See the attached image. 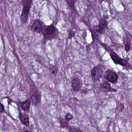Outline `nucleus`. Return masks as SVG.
Instances as JSON below:
<instances>
[{
	"mask_svg": "<svg viewBox=\"0 0 132 132\" xmlns=\"http://www.w3.org/2000/svg\"><path fill=\"white\" fill-rule=\"evenodd\" d=\"M6 111L4 110V105L0 102V112L5 113Z\"/></svg>",
	"mask_w": 132,
	"mask_h": 132,
	"instance_id": "obj_18",
	"label": "nucleus"
},
{
	"mask_svg": "<svg viewBox=\"0 0 132 132\" xmlns=\"http://www.w3.org/2000/svg\"><path fill=\"white\" fill-rule=\"evenodd\" d=\"M72 87L73 90L75 92L78 91L79 89V85L72 84Z\"/></svg>",
	"mask_w": 132,
	"mask_h": 132,
	"instance_id": "obj_14",
	"label": "nucleus"
},
{
	"mask_svg": "<svg viewBox=\"0 0 132 132\" xmlns=\"http://www.w3.org/2000/svg\"><path fill=\"white\" fill-rule=\"evenodd\" d=\"M112 59L114 63L116 64H118L122 66H125L127 64L126 60L121 58L114 52H111L110 54Z\"/></svg>",
	"mask_w": 132,
	"mask_h": 132,
	"instance_id": "obj_4",
	"label": "nucleus"
},
{
	"mask_svg": "<svg viewBox=\"0 0 132 132\" xmlns=\"http://www.w3.org/2000/svg\"><path fill=\"white\" fill-rule=\"evenodd\" d=\"M61 124L60 127L63 128H65L67 130H71V129L72 128L69 125L68 123L64 120L60 121Z\"/></svg>",
	"mask_w": 132,
	"mask_h": 132,
	"instance_id": "obj_11",
	"label": "nucleus"
},
{
	"mask_svg": "<svg viewBox=\"0 0 132 132\" xmlns=\"http://www.w3.org/2000/svg\"><path fill=\"white\" fill-rule=\"evenodd\" d=\"M23 3L25 5L23 7L21 15V21L22 23L26 22L27 20L32 0H22Z\"/></svg>",
	"mask_w": 132,
	"mask_h": 132,
	"instance_id": "obj_2",
	"label": "nucleus"
},
{
	"mask_svg": "<svg viewBox=\"0 0 132 132\" xmlns=\"http://www.w3.org/2000/svg\"><path fill=\"white\" fill-rule=\"evenodd\" d=\"M67 2L70 8L74 10V0H67Z\"/></svg>",
	"mask_w": 132,
	"mask_h": 132,
	"instance_id": "obj_13",
	"label": "nucleus"
},
{
	"mask_svg": "<svg viewBox=\"0 0 132 132\" xmlns=\"http://www.w3.org/2000/svg\"><path fill=\"white\" fill-rule=\"evenodd\" d=\"M101 45L103 47L104 49L105 48H106V46L107 45H106L105 44H104V43H101Z\"/></svg>",
	"mask_w": 132,
	"mask_h": 132,
	"instance_id": "obj_21",
	"label": "nucleus"
},
{
	"mask_svg": "<svg viewBox=\"0 0 132 132\" xmlns=\"http://www.w3.org/2000/svg\"><path fill=\"white\" fill-rule=\"evenodd\" d=\"M72 117V116L70 113H68L65 116V118L67 120L69 121L71 119Z\"/></svg>",
	"mask_w": 132,
	"mask_h": 132,
	"instance_id": "obj_15",
	"label": "nucleus"
},
{
	"mask_svg": "<svg viewBox=\"0 0 132 132\" xmlns=\"http://www.w3.org/2000/svg\"><path fill=\"white\" fill-rule=\"evenodd\" d=\"M125 50L127 52L129 51L130 50V45L128 43H127L125 46Z\"/></svg>",
	"mask_w": 132,
	"mask_h": 132,
	"instance_id": "obj_16",
	"label": "nucleus"
},
{
	"mask_svg": "<svg viewBox=\"0 0 132 132\" xmlns=\"http://www.w3.org/2000/svg\"><path fill=\"white\" fill-rule=\"evenodd\" d=\"M71 132H82V131L80 129H76L72 127L71 129Z\"/></svg>",
	"mask_w": 132,
	"mask_h": 132,
	"instance_id": "obj_17",
	"label": "nucleus"
},
{
	"mask_svg": "<svg viewBox=\"0 0 132 132\" xmlns=\"http://www.w3.org/2000/svg\"><path fill=\"white\" fill-rule=\"evenodd\" d=\"M87 47H88V46H87L86 47L87 48Z\"/></svg>",
	"mask_w": 132,
	"mask_h": 132,
	"instance_id": "obj_27",
	"label": "nucleus"
},
{
	"mask_svg": "<svg viewBox=\"0 0 132 132\" xmlns=\"http://www.w3.org/2000/svg\"><path fill=\"white\" fill-rule=\"evenodd\" d=\"M121 110H122V108L121 109Z\"/></svg>",
	"mask_w": 132,
	"mask_h": 132,
	"instance_id": "obj_26",
	"label": "nucleus"
},
{
	"mask_svg": "<svg viewBox=\"0 0 132 132\" xmlns=\"http://www.w3.org/2000/svg\"><path fill=\"white\" fill-rule=\"evenodd\" d=\"M71 83L72 85H79V79L77 77L73 78L71 81Z\"/></svg>",
	"mask_w": 132,
	"mask_h": 132,
	"instance_id": "obj_12",
	"label": "nucleus"
},
{
	"mask_svg": "<svg viewBox=\"0 0 132 132\" xmlns=\"http://www.w3.org/2000/svg\"><path fill=\"white\" fill-rule=\"evenodd\" d=\"M110 84L107 81H104V83L102 86L101 90L105 92L109 91L111 88Z\"/></svg>",
	"mask_w": 132,
	"mask_h": 132,
	"instance_id": "obj_10",
	"label": "nucleus"
},
{
	"mask_svg": "<svg viewBox=\"0 0 132 132\" xmlns=\"http://www.w3.org/2000/svg\"><path fill=\"white\" fill-rule=\"evenodd\" d=\"M11 100H8L7 101H8V104L9 103V102H11Z\"/></svg>",
	"mask_w": 132,
	"mask_h": 132,
	"instance_id": "obj_23",
	"label": "nucleus"
},
{
	"mask_svg": "<svg viewBox=\"0 0 132 132\" xmlns=\"http://www.w3.org/2000/svg\"><path fill=\"white\" fill-rule=\"evenodd\" d=\"M52 73H54V71H53V72H52Z\"/></svg>",
	"mask_w": 132,
	"mask_h": 132,
	"instance_id": "obj_25",
	"label": "nucleus"
},
{
	"mask_svg": "<svg viewBox=\"0 0 132 132\" xmlns=\"http://www.w3.org/2000/svg\"><path fill=\"white\" fill-rule=\"evenodd\" d=\"M17 110L19 111L18 117L23 124L28 127L29 124L28 116L25 113L24 114H22L19 108H18Z\"/></svg>",
	"mask_w": 132,
	"mask_h": 132,
	"instance_id": "obj_5",
	"label": "nucleus"
},
{
	"mask_svg": "<svg viewBox=\"0 0 132 132\" xmlns=\"http://www.w3.org/2000/svg\"><path fill=\"white\" fill-rule=\"evenodd\" d=\"M40 97L37 96L35 94H33L31 97L30 100L33 104L36 105L37 104L40 102Z\"/></svg>",
	"mask_w": 132,
	"mask_h": 132,
	"instance_id": "obj_9",
	"label": "nucleus"
},
{
	"mask_svg": "<svg viewBox=\"0 0 132 132\" xmlns=\"http://www.w3.org/2000/svg\"><path fill=\"white\" fill-rule=\"evenodd\" d=\"M75 33L74 31H73L72 30H70L69 31V37L70 38H71L72 36H75Z\"/></svg>",
	"mask_w": 132,
	"mask_h": 132,
	"instance_id": "obj_19",
	"label": "nucleus"
},
{
	"mask_svg": "<svg viewBox=\"0 0 132 132\" xmlns=\"http://www.w3.org/2000/svg\"><path fill=\"white\" fill-rule=\"evenodd\" d=\"M103 73V71L100 69V67L98 68H95L91 71V76L92 79L94 81L98 80Z\"/></svg>",
	"mask_w": 132,
	"mask_h": 132,
	"instance_id": "obj_6",
	"label": "nucleus"
},
{
	"mask_svg": "<svg viewBox=\"0 0 132 132\" xmlns=\"http://www.w3.org/2000/svg\"><path fill=\"white\" fill-rule=\"evenodd\" d=\"M106 47L105 48V51H107L109 52H111L112 50L110 46H108V45H107Z\"/></svg>",
	"mask_w": 132,
	"mask_h": 132,
	"instance_id": "obj_20",
	"label": "nucleus"
},
{
	"mask_svg": "<svg viewBox=\"0 0 132 132\" xmlns=\"http://www.w3.org/2000/svg\"><path fill=\"white\" fill-rule=\"evenodd\" d=\"M110 13H111L112 12V11H111V10H110Z\"/></svg>",
	"mask_w": 132,
	"mask_h": 132,
	"instance_id": "obj_24",
	"label": "nucleus"
},
{
	"mask_svg": "<svg viewBox=\"0 0 132 132\" xmlns=\"http://www.w3.org/2000/svg\"><path fill=\"white\" fill-rule=\"evenodd\" d=\"M34 31L41 32L45 38L48 39H52L57 32L56 29L48 26L42 27V25L39 21H36L31 27Z\"/></svg>",
	"mask_w": 132,
	"mask_h": 132,
	"instance_id": "obj_1",
	"label": "nucleus"
},
{
	"mask_svg": "<svg viewBox=\"0 0 132 132\" xmlns=\"http://www.w3.org/2000/svg\"><path fill=\"white\" fill-rule=\"evenodd\" d=\"M106 1L107 2H109V0H101V3L103 1Z\"/></svg>",
	"mask_w": 132,
	"mask_h": 132,
	"instance_id": "obj_22",
	"label": "nucleus"
},
{
	"mask_svg": "<svg viewBox=\"0 0 132 132\" xmlns=\"http://www.w3.org/2000/svg\"><path fill=\"white\" fill-rule=\"evenodd\" d=\"M106 20L103 19L101 20V24L99 26H94V28L93 31L91 32L92 38L94 41L95 39L98 40V38L100 34H101L103 32L105 26H106Z\"/></svg>",
	"mask_w": 132,
	"mask_h": 132,
	"instance_id": "obj_3",
	"label": "nucleus"
},
{
	"mask_svg": "<svg viewBox=\"0 0 132 132\" xmlns=\"http://www.w3.org/2000/svg\"><path fill=\"white\" fill-rule=\"evenodd\" d=\"M106 77V79L110 82L113 83L117 81L118 76L114 72L110 71Z\"/></svg>",
	"mask_w": 132,
	"mask_h": 132,
	"instance_id": "obj_7",
	"label": "nucleus"
},
{
	"mask_svg": "<svg viewBox=\"0 0 132 132\" xmlns=\"http://www.w3.org/2000/svg\"><path fill=\"white\" fill-rule=\"evenodd\" d=\"M30 102L29 100H27L25 102H23L21 104V106L22 110H24V113L26 114L27 112H28L30 108Z\"/></svg>",
	"mask_w": 132,
	"mask_h": 132,
	"instance_id": "obj_8",
	"label": "nucleus"
}]
</instances>
